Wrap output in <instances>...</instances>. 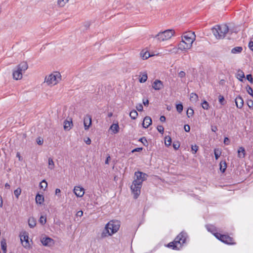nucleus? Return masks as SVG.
I'll list each match as a JSON object with an SVG mask.
<instances>
[{"instance_id":"nucleus-1","label":"nucleus","mask_w":253,"mask_h":253,"mask_svg":"<svg viewBox=\"0 0 253 253\" xmlns=\"http://www.w3.org/2000/svg\"><path fill=\"white\" fill-rule=\"evenodd\" d=\"M120 225L118 221H110L105 226L101 233V237L105 238L117 232L119 229Z\"/></svg>"},{"instance_id":"nucleus-2","label":"nucleus","mask_w":253,"mask_h":253,"mask_svg":"<svg viewBox=\"0 0 253 253\" xmlns=\"http://www.w3.org/2000/svg\"><path fill=\"white\" fill-rule=\"evenodd\" d=\"M187 237V234L182 232L177 235L173 242L169 243L167 247L171 248L173 250H179L182 245L185 242Z\"/></svg>"},{"instance_id":"nucleus-3","label":"nucleus","mask_w":253,"mask_h":253,"mask_svg":"<svg viewBox=\"0 0 253 253\" xmlns=\"http://www.w3.org/2000/svg\"><path fill=\"white\" fill-rule=\"evenodd\" d=\"M212 32L217 39H222L229 32V28L226 24L216 25L211 29Z\"/></svg>"},{"instance_id":"nucleus-4","label":"nucleus","mask_w":253,"mask_h":253,"mask_svg":"<svg viewBox=\"0 0 253 253\" xmlns=\"http://www.w3.org/2000/svg\"><path fill=\"white\" fill-rule=\"evenodd\" d=\"M28 66L26 62L20 63L13 72V77L15 80H20L22 78V74L28 69Z\"/></svg>"},{"instance_id":"nucleus-5","label":"nucleus","mask_w":253,"mask_h":253,"mask_svg":"<svg viewBox=\"0 0 253 253\" xmlns=\"http://www.w3.org/2000/svg\"><path fill=\"white\" fill-rule=\"evenodd\" d=\"M61 75L59 72H54L45 77L44 82L48 85H54L56 84L61 80Z\"/></svg>"},{"instance_id":"nucleus-6","label":"nucleus","mask_w":253,"mask_h":253,"mask_svg":"<svg viewBox=\"0 0 253 253\" xmlns=\"http://www.w3.org/2000/svg\"><path fill=\"white\" fill-rule=\"evenodd\" d=\"M195 40L194 39L187 37H182V41L178 44V49L181 50H185L190 49L192 45V43Z\"/></svg>"},{"instance_id":"nucleus-7","label":"nucleus","mask_w":253,"mask_h":253,"mask_svg":"<svg viewBox=\"0 0 253 253\" xmlns=\"http://www.w3.org/2000/svg\"><path fill=\"white\" fill-rule=\"evenodd\" d=\"M174 31L173 30H167L163 32H159L154 37L161 42L170 39L174 35Z\"/></svg>"},{"instance_id":"nucleus-8","label":"nucleus","mask_w":253,"mask_h":253,"mask_svg":"<svg viewBox=\"0 0 253 253\" xmlns=\"http://www.w3.org/2000/svg\"><path fill=\"white\" fill-rule=\"evenodd\" d=\"M214 236L222 242L228 245H234L233 238L228 235H222L218 233H213Z\"/></svg>"},{"instance_id":"nucleus-9","label":"nucleus","mask_w":253,"mask_h":253,"mask_svg":"<svg viewBox=\"0 0 253 253\" xmlns=\"http://www.w3.org/2000/svg\"><path fill=\"white\" fill-rule=\"evenodd\" d=\"M141 184L137 183L136 181H133L132 184L131 186L130 189L133 195V198L137 199L140 194L141 188L142 187Z\"/></svg>"},{"instance_id":"nucleus-10","label":"nucleus","mask_w":253,"mask_h":253,"mask_svg":"<svg viewBox=\"0 0 253 253\" xmlns=\"http://www.w3.org/2000/svg\"><path fill=\"white\" fill-rule=\"evenodd\" d=\"M148 175L145 173L140 171H136L134 173V180L137 183L142 184V182L146 180Z\"/></svg>"},{"instance_id":"nucleus-11","label":"nucleus","mask_w":253,"mask_h":253,"mask_svg":"<svg viewBox=\"0 0 253 253\" xmlns=\"http://www.w3.org/2000/svg\"><path fill=\"white\" fill-rule=\"evenodd\" d=\"M84 129H88L89 126L91 125V116L90 115H87L84 117Z\"/></svg>"},{"instance_id":"nucleus-12","label":"nucleus","mask_w":253,"mask_h":253,"mask_svg":"<svg viewBox=\"0 0 253 253\" xmlns=\"http://www.w3.org/2000/svg\"><path fill=\"white\" fill-rule=\"evenodd\" d=\"M152 87L156 90H159L164 87L163 82L159 80H156L153 84Z\"/></svg>"},{"instance_id":"nucleus-13","label":"nucleus","mask_w":253,"mask_h":253,"mask_svg":"<svg viewBox=\"0 0 253 253\" xmlns=\"http://www.w3.org/2000/svg\"><path fill=\"white\" fill-rule=\"evenodd\" d=\"M21 242L23 246L25 248H28L30 247V244L29 242V237L28 235H23L20 237Z\"/></svg>"},{"instance_id":"nucleus-14","label":"nucleus","mask_w":253,"mask_h":253,"mask_svg":"<svg viewBox=\"0 0 253 253\" xmlns=\"http://www.w3.org/2000/svg\"><path fill=\"white\" fill-rule=\"evenodd\" d=\"M74 192L77 197H82L84 193V189L80 186H75L74 189Z\"/></svg>"},{"instance_id":"nucleus-15","label":"nucleus","mask_w":253,"mask_h":253,"mask_svg":"<svg viewBox=\"0 0 253 253\" xmlns=\"http://www.w3.org/2000/svg\"><path fill=\"white\" fill-rule=\"evenodd\" d=\"M41 242L44 246H50L53 243V240L49 237H43L41 239Z\"/></svg>"},{"instance_id":"nucleus-16","label":"nucleus","mask_w":253,"mask_h":253,"mask_svg":"<svg viewBox=\"0 0 253 253\" xmlns=\"http://www.w3.org/2000/svg\"><path fill=\"white\" fill-rule=\"evenodd\" d=\"M236 107L239 109H241L244 105V100L240 96H237L235 100Z\"/></svg>"},{"instance_id":"nucleus-17","label":"nucleus","mask_w":253,"mask_h":253,"mask_svg":"<svg viewBox=\"0 0 253 253\" xmlns=\"http://www.w3.org/2000/svg\"><path fill=\"white\" fill-rule=\"evenodd\" d=\"M152 124V120L150 117L146 116L144 118L143 123L142 124L144 128H147Z\"/></svg>"},{"instance_id":"nucleus-18","label":"nucleus","mask_w":253,"mask_h":253,"mask_svg":"<svg viewBox=\"0 0 253 253\" xmlns=\"http://www.w3.org/2000/svg\"><path fill=\"white\" fill-rule=\"evenodd\" d=\"M70 121L65 120L64 121V129L69 130L71 128V125H72V121L71 119H70Z\"/></svg>"},{"instance_id":"nucleus-19","label":"nucleus","mask_w":253,"mask_h":253,"mask_svg":"<svg viewBox=\"0 0 253 253\" xmlns=\"http://www.w3.org/2000/svg\"><path fill=\"white\" fill-rule=\"evenodd\" d=\"M140 55L143 59H147L149 57L152 56L154 55L150 54V53L148 51H144V50L141 51L140 52Z\"/></svg>"},{"instance_id":"nucleus-20","label":"nucleus","mask_w":253,"mask_h":253,"mask_svg":"<svg viewBox=\"0 0 253 253\" xmlns=\"http://www.w3.org/2000/svg\"><path fill=\"white\" fill-rule=\"evenodd\" d=\"M36 202L37 204L41 205L44 202V197L42 195L38 194L36 197Z\"/></svg>"},{"instance_id":"nucleus-21","label":"nucleus","mask_w":253,"mask_h":253,"mask_svg":"<svg viewBox=\"0 0 253 253\" xmlns=\"http://www.w3.org/2000/svg\"><path fill=\"white\" fill-rule=\"evenodd\" d=\"M110 129L114 133L116 134L119 132V126L118 124H113L110 126Z\"/></svg>"},{"instance_id":"nucleus-22","label":"nucleus","mask_w":253,"mask_h":253,"mask_svg":"<svg viewBox=\"0 0 253 253\" xmlns=\"http://www.w3.org/2000/svg\"><path fill=\"white\" fill-rule=\"evenodd\" d=\"M238 157L244 158L245 156V150L244 148L241 147L238 150Z\"/></svg>"},{"instance_id":"nucleus-23","label":"nucleus","mask_w":253,"mask_h":253,"mask_svg":"<svg viewBox=\"0 0 253 253\" xmlns=\"http://www.w3.org/2000/svg\"><path fill=\"white\" fill-rule=\"evenodd\" d=\"M28 224L31 228H34L36 225V221L34 217H30L28 220Z\"/></svg>"},{"instance_id":"nucleus-24","label":"nucleus","mask_w":253,"mask_h":253,"mask_svg":"<svg viewBox=\"0 0 253 253\" xmlns=\"http://www.w3.org/2000/svg\"><path fill=\"white\" fill-rule=\"evenodd\" d=\"M243 48L241 46H236L231 50V53L233 54L239 53L242 52Z\"/></svg>"},{"instance_id":"nucleus-25","label":"nucleus","mask_w":253,"mask_h":253,"mask_svg":"<svg viewBox=\"0 0 253 253\" xmlns=\"http://www.w3.org/2000/svg\"><path fill=\"white\" fill-rule=\"evenodd\" d=\"M220 171L223 173L225 171L226 168H227V165L225 161H222L220 163Z\"/></svg>"},{"instance_id":"nucleus-26","label":"nucleus","mask_w":253,"mask_h":253,"mask_svg":"<svg viewBox=\"0 0 253 253\" xmlns=\"http://www.w3.org/2000/svg\"><path fill=\"white\" fill-rule=\"evenodd\" d=\"M0 244H1V250H2L3 253H6L7 246H6V243L5 240L4 239L2 240L1 241Z\"/></svg>"},{"instance_id":"nucleus-27","label":"nucleus","mask_w":253,"mask_h":253,"mask_svg":"<svg viewBox=\"0 0 253 253\" xmlns=\"http://www.w3.org/2000/svg\"><path fill=\"white\" fill-rule=\"evenodd\" d=\"M183 36V37H188V38H191L194 39H195V38H196V36L195 35L194 32H186L184 34Z\"/></svg>"},{"instance_id":"nucleus-28","label":"nucleus","mask_w":253,"mask_h":253,"mask_svg":"<svg viewBox=\"0 0 253 253\" xmlns=\"http://www.w3.org/2000/svg\"><path fill=\"white\" fill-rule=\"evenodd\" d=\"M177 50H178V49L176 47H174L172 48H170V49H169V48L166 49L164 52L166 54L169 53H176L177 52Z\"/></svg>"},{"instance_id":"nucleus-29","label":"nucleus","mask_w":253,"mask_h":253,"mask_svg":"<svg viewBox=\"0 0 253 253\" xmlns=\"http://www.w3.org/2000/svg\"><path fill=\"white\" fill-rule=\"evenodd\" d=\"M138 116V113L137 111L135 110H132L129 113V116L132 120H135L136 119L137 117Z\"/></svg>"},{"instance_id":"nucleus-30","label":"nucleus","mask_w":253,"mask_h":253,"mask_svg":"<svg viewBox=\"0 0 253 253\" xmlns=\"http://www.w3.org/2000/svg\"><path fill=\"white\" fill-rule=\"evenodd\" d=\"M147 74L146 72L143 73L141 78L139 79V82L141 83H145L147 80Z\"/></svg>"},{"instance_id":"nucleus-31","label":"nucleus","mask_w":253,"mask_h":253,"mask_svg":"<svg viewBox=\"0 0 253 253\" xmlns=\"http://www.w3.org/2000/svg\"><path fill=\"white\" fill-rule=\"evenodd\" d=\"M69 0H57V5L59 7H63Z\"/></svg>"},{"instance_id":"nucleus-32","label":"nucleus","mask_w":253,"mask_h":253,"mask_svg":"<svg viewBox=\"0 0 253 253\" xmlns=\"http://www.w3.org/2000/svg\"><path fill=\"white\" fill-rule=\"evenodd\" d=\"M171 139L170 136H168L165 137V143L167 146H169L171 145Z\"/></svg>"},{"instance_id":"nucleus-33","label":"nucleus","mask_w":253,"mask_h":253,"mask_svg":"<svg viewBox=\"0 0 253 253\" xmlns=\"http://www.w3.org/2000/svg\"><path fill=\"white\" fill-rule=\"evenodd\" d=\"M198 99V95L194 93H191L190 94V99L192 101H197Z\"/></svg>"},{"instance_id":"nucleus-34","label":"nucleus","mask_w":253,"mask_h":253,"mask_svg":"<svg viewBox=\"0 0 253 253\" xmlns=\"http://www.w3.org/2000/svg\"><path fill=\"white\" fill-rule=\"evenodd\" d=\"M54 168V162L52 158L48 159V168L50 169H53Z\"/></svg>"},{"instance_id":"nucleus-35","label":"nucleus","mask_w":253,"mask_h":253,"mask_svg":"<svg viewBox=\"0 0 253 253\" xmlns=\"http://www.w3.org/2000/svg\"><path fill=\"white\" fill-rule=\"evenodd\" d=\"M176 108L177 111L179 113H181L182 112V111H183V106L182 104L179 103V104H177L176 105Z\"/></svg>"},{"instance_id":"nucleus-36","label":"nucleus","mask_w":253,"mask_h":253,"mask_svg":"<svg viewBox=\"0 0 253 253\" xmlns=\"http://www.w3.org/2000/svg\"><path fill=\"white\" fill-rule=\"evenodd\" d=\"M237 76H238V78L239 77V79L240 81H242V79L245 78L244 73L242 71L239 70L238 72Z\"/></svg>"},{"instance_id":"nucleus-37","label":"nucleus","mask_w":253,"mask_h":253,"mask_svg":"<svg viewBox=\"0 0 253 253\" xmlns=\"http://www.w3.org/2000/svg\"><path fill=\"white\" fill-rule=\"evenodd\" d=\"M246 90L250 95L253 97V90L250 85H247L246 86Z\"/></svg>"},{"instance_id":"nucleus-38","label":"nucleus","mask_w":253,"mask_h":253,"mask_svg":"<svg viewBox=\"0 0 253 253\" xmlns=\"http://www.w3.org/2000/svg\"><path fill=\"white\" fill-rule=\"evenodd\" d=\"M39 222L42 225H44L46 222V217L42 215L40 218Z\"/></svg>"},{"instance_id":"nucleus-39","label":"nucleus","mask_w":253,"mask_h":253,"mask_svg":"<svg viewBox=\"0 0 253 253\" xmlns=\"http://www.w3.org/2000/svg\"><path fill=\"white\" fill-rule=\"evenodd\" d=\"M21 193V189L20 188H17L14 191V195L17 199L19 198V196L20 195Z\"/></svg>"},{"instance_id":"nucleus-40","label":"nucleus","mask_w":253,"mask_h":253,"mask_svg":"<svg viewBox=\"0 0 253 253\" xmlns=\"http://www.w3.org/2000/svg\"><path fill=\"white\" fill-rule=\"evenodd\" d=\"M202 106L204 109L208 110L209 107V104L207 101L204 100L202 104Z\"/></svg>"},{"instance_id":"nucleus-41","label":"nucleus","mask_w":253,"mask_h":253,"mask_svg":"<svg viewBox=\"0 0 253 253\" xmlns=\"http://www.w3.org/2000/svg\"><path fill=\"white\" fill-rule=\"evenodd\" d=\"M194 114V110L192 108H188L187 111V115L188 118L192 116Z\"/></svg>"},{"instance_id":"nucleus-42","label":"nucleus","mask_w":253,"mask_h":253,"mask_svg":"<svg viewBox=\"0 0 253 253\" xmlns=\"http://www.w3.org/2000/svg\"><path fill=\"white\" fill-rule=\"evenodd\" d=\"M41 188H46L47 186V183L45 180H43L40 184Z\"/></svg>"},{"instance_id":"nucleus-43","label":"nucleus","mask_w":253,"mask_h":253,"mask_svg":"<svg viewBox=\"0 0 253 253\" xmlns=\"http://www.w3.org/2000/svg\"><path fill=\"white\" fill-rule=\"evenodd\" d=\"M218 99H219V102L220 104H221V105L225 104V99H224L223 96H222L221 95H219L218 96Z\"/></svg>"},{"instance_id":"nucleus-44","label":"nucleus","mask_w":253,"mask_h":253,"mask_svg":"<svg viewBox=\"0 0 253 253\" xmlns=\"http://www.w3.org/2000/svg\"><path fill=\"white\" fill-rule=\"evenodd\" d=\"M214 154L216 160H217L221 155L220 152L217 149H214Z\"/></svg>"},{"instance_id":"nucleus-45","label":"nucleus","mask_w":253,"mask_h":253,"mask_svg":"<svg viewBox=\"0 0 253 253\" xmlns=\"http://www.w3.org/2000/svg\"><path fill=\"white\" fill-rule=\"evenodd\" d=\"M199 149L198 146L197 145H192L191 149L193 154H196Z\"/></svg>"},{"instance_id":"nucleus-46","label":"nucleus","mask_w":253,"mask_h":253,"mask_svg":"<svg viewBox=\"0 0 253 253\" xmlns=\"http://www.w3.org/2000/svg\"><path fill=\"white\" fill-rule=\"evenodd\" d=\"M173 147L175 150H177L180 147V144L179 142H174L173 143Z\"/></svg>"},{"instance_id":"nucleus-47","label":"nucleus","mask_w":253,"mask_h":253,"mask_svg":"<svg viewBox=\"0 0 253 253\" xmlns=\"http://www.w3.org/2000/svg\"><path fill=\"white\" fill-rule=\"evenodd\" d=\"M247 104L250 109H253V100H248Z\"/></svg>"},{"instance_id":"nucleus-48","label":"nucleus","mask_w":253,"mask_h":253,"mask_svg":"<svg viewBox=\"0 0 253 253\" xmlns=\"http://www.w3.org/2000/svg\"><path fill=\"white\" fill-rule=\"evenodd\" d=\"M139 141L142 142L144 145H146V144L147 143V141L146 139L145 138V137H144L140 138L139 139Z\"/></svg>"},{"instance_id":"nucleus-49","label":"nucleus","mask_w":253,"mask_h":253,"mask_svg":"<svg viewBox=\"0 0 253 253\" xmlns=\"http://www.w3.org/2000/svg\"><path fill=\"white\" fill-rule=\"evenodd\" d=\"M157 130L159 132L163 133L164 131V128L162 126H157Z\"/></svg>"},{"instance_id":"nucleus-50","label":"nucleus","mask_w":253,"mask_h":253,"mask_svg":"<svg viewBox=\"0 0 253 253\" xmlns=\"http://www.w3.org/2000/svg\"><path fill=\"white\" fill-rule=\"evenodd\" d=\"M247 80L249 81L250 83H253V78H252V76L251 74L247 75L246 76Z\"/></svg>"},{"instance_id":"nucleus-51","label":"nucleus","mask_w":253,"mask_h":253,"mask_svg":"<svg viewBox=\"0 0 253 253\" xmlns=\"http://www.w3.org/2000/svg\"><path fill=\"white\" fill-rule=\"evenodd\" d=\"M142 149H143L142 147L136 148H135V149H133L131 151V152L132 153H134V152H140V151H142Z\"/></svg>"},{"instance_id":"nucleus-52","label":"nucleus","mask_w":253,"mask_h":253,"mask_svg":"<svg viewBox=\"0 0 253 253\" xmlns=\"http://www.w3.org/2000/svg\"><path fill=\"white\" fill-rule=\"evenodd\" d=\"M207 230L209 231H210L212 233L213 232V229L214 228V227L212 226H211V225H207Z\"/></svg>"},{"instance_id":"nucleus-53","label":"nucleus","mask_w":253,"mask_h":253,"mask_svg":"<svg viewBox=\"0 0 253 253\" xmlns=\"http://www.w3.org/2000/svg\"><path fill=\"white\" fill-rule=\"evenodd\" d=\"M136 109L138 111H142L143 109L142 105L141 104H139L136 106Z\"/></svg>"},{"instance_id":"nucleus-54","label":"nucleus","mask_w":253,"mask_h":253,"mask_svg":"<svg viewBox=\"0 0 253 253\" xmlns=\"http://www.w3.org/2000/svg\"><path fill=\"white\" fill-rule=\"evenodd\" d=\"M178 76L180 78H182L185 76V73L184 71H180L178 73Z\"/></svg>"},{"instance_id":"nucleus-55","label":"nucleus","mask_w":253,"mask_h":253,"mask_svg":"<svg viewBox=\"0 0 253 253\" xmlns=\"http://www.w3.org/2000/svg\"><path fill=\"white\" fill-rule=\"evenodd\" d=\"M184 128L186 132H189L190 130V127L188 125H185L184 126Z\"/></svg>"},{"instance_id":"nucleus-56","label":"nucleus","mask_w":253,"mask_h":253,"mask_svg":"<svg viewBox=\"0 0 253 253\" xmlns=\"http://www.w3.org/2000/svg\"><path fill=\"white\" fill-rule=\"evenodd\" d=\"M43 140L41 139L40 138H38L37 139V142L38 144H39L40 145H42L43 143Z\"/></svg>"},{"instance_id":"nucleus-57","label":"nucleus","mask_w":253,"mask_h":253,"mask_svg":"<svg viewBox=\"0 0 253 253\" xmlns=\"http://www.w3.org/2000/svg\"><path fill=\"white\" fill-rule=\"evenodd\" d=\"M249 47L252 50H253V41H250L249 43Z\"/></svg>"},{"instance_id":"nucleus-58","label":"nucleus","mask_w":253,"mask_h":253,"mask_svg":"<svg viewBox=\"0 0 253 253\" xmlns=\"http://www.w3.org/2000/svg\"><path fill=\"white\" fill-rule=\"evenodd\" d=\"M211 129L212 131L215 132L217 130V127L215 126H211Z\"/></svg>"},{"instance_id":"nucleus-59","label":"nucleus","mask_w":253,"mask_h":253,"mask_svg":"<svg viewBox=\"0 0 253 253\" xmlns=\"http://www.w3.org/2000/svg\"><path fill=\"white\" fill-rule=\"evenodd\" d=\"M16 157L17 158H18V159H19V161H22V160H23V158H22V157L20 156V154L19 152H17L16 153Z\"/></svg>"},{"instance_id":"nucleus-60","label":"nucleus","mask_w":253,"mask_h":253,"mask_svg":"<svg viewBox=\"0 0 253 253\" xmlns=\"http://www.w3.org/2000/svg\"><path fill=\"white\" fill-rule=\"evenodd\" d=\"M143 103L144 106H147L149 104V100L148 99H143Z\"/></svg>"},{"instance_id":"nucleus-61","label":"nucleus","mask_w":253,"mask_h":253,"mask_svg":"<svg viewBox=\"0 0 253 253\" xmlns=\"http://www.w3.org/2000/svg\"><path fill=\"white\" fill-rule=\"evenodd\" d=\"M166 117L164 116H161L160 120L162 122H165L166 121Z\"/></svg>"},{"instance_id":"nucleus-62","label":"nucleus","mask_w":253,"mask_h":253,"mask_svg":"<svg viewBox=\"0 0 253 253\" xmlns=\"http://www.w3.org/2000/svg\"><path fill=\"white\" fill-rule=\"evenodd\" d=\"M85 143L89 145L91 143V140L89 138H87V140L85 141Z\"/></svg>"},{"instance_id":"nucleus-63","label":"nucleus","mask_w":253,"mask_h":253,"mask_svg":"<svg viewBox=\"0 0 253 253\" xmlns=\"http://www.w3.org/2000/svg\"><path fill=\"white\" fill-rule=\"evenodd\" d=\"M111 158L109 156L105 160V164H109V161L110 160Z\"/></svg>"},{"instance_id":"nucleus-64","label":"nucleus","mask_w":253,"mask_h":253,"mask_svg":"<svg viewBox=\"0 0 253 253\" xmlns=\"http://www.w3.org/2000/svg\"><path fill=\"white\" fill-rule=\"evenodd\" d=\"M60 192H61V190L57 188L55 190V194H56V195H58Z\"/></svg>"}]
</instances>
